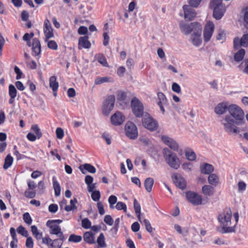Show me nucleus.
Returning <instances> with one entry per match:
<instances>
[{
    "mask_svg": "<svg viewBox=\"0 0 248 248\" xmlns=\"http://www.w3.org/2000/svg\"><path fill=\"white\" fill-rule=\"evenodd\" d=\"M232 211L229 208H226L218 216L221 228L219 232L221 233H231L235 232L236 224L231 221Z\"/></svg>",
    "mask_w": 248,
    "mask_h": 248,
    "instance_id": "f257e3e1",
    "label": "nucleus"
},
{
    "mask_svg": "<svg viewBox=\"0 0 248 248\" xmlns=\"http://www.w3.org/2000/svg\"><path fill=\"white\" fill-rule=\"evenodd\" d=\"M219 121L223 127V129L228 134H236L240 132L239 128L237 126L236 121L229 114L222 116Z\"/></svg>",
    "mask_w": 248,
    "mask_h": 248,
    "instance_id": "f03ea898",
    "label": "nucleus"
},
{
    "mask_svg": "<svg viewBox=\"0 0 248 248\" xmlns=\"http://www.w3.org/2000/svg\"><path fill=\"white\" fill-rule=\"evenodd\" d=\"M163 155L167 164L172 169L178 170L181 165V161L177 155L167 148L163 150Z\"/></svg>",
    "mask_w": 248,
    "mask_h": 248,
    "instance_id": "7ed1b4c3",
    "label": "nucleus"
},
{
    "mask_svg": "<svg viewBox=\"0 0 248 248\" xmlns=\"http://www.w3.org/2000/svg\"><path fill=\"white\" fill-rule=\"evenodd\" d=\"M229 115L236 121L237 125H243L245 123V113L243 109L235 104H230Z\"/></svg>",
    "mask_w": 248,
    "mask_h": 248,
    "instance_id": "20e7f679",
    "label": "nucleus"
},
{
    "mask_svg": "<svg viewBox=\"0 0 248 248\" xmlns=\"http://www.w3.org/2000/svg\"><path fill=\"white\" fill-rule=\"evenodd\" d=\"M181 31L186 35L190 34L191 32L199 34L200 30H202V25L198 22H194L190 24H186L183 21L179 24Z\"/></svg>",
    "mask_w": 248,
    "mask_h": 248,
    "instance_id": "39448f33",
    "label": "nucleus"
},
{
    "mask_svg": "<svg viewBox=\"0 0 248 248\" xmlns=\"http://www.w3.org/2000/svg\"><path fill=\"white\" fill-rule=\"evenodd\" d=\"M210 6L213 9V17L217 20L221 19L226 10L225 6L222 3V0H212Z\"/></svg>",
    "mask_w": 248,
    "mask_h": 248,
    "instance_id": "423d86ee",
    "label": "nucleus"
},
{
    "mask_svg": "<svg viewBox=\"0 0 248 248\" xmlns=\"http://www.w3.org/2000/svg\"><path fill=\"white\" fill-rule=\"evenodd\" d=\"M64 237L58 238L52 240L49 236H46L42 238V243L46 245L49 248H61Z\"/></svg>",
    "mask_w": 248,
    "mask_h": 248,
    "instance_id": "0eeeda50",
    "label": "nucleus"
},
{
    "mask_svg": "<svg viewBox=\"0 0 248 248\" xmlns=\"http://www.w3.org/2000/svg\"><path fill=\"white\" fill-rule=\"evenodd\" d=\"M131 106L133 113L137 117H141L143 114V106L142 103L136 97L131 101Z\"/></svg>",
    "mask_w": 248,
    "mask_h": 248,
    "instance_id": "6e6552de",
    "label": "nucleus"
},
{
    "mask_svg": "<svg viewBox=\"0 0 248 248\" xmlns=\"http://www.w3.org/2000/svg\"><path fill=\"white\" fill-rule=\"evenodd\" d=\"M115 101V96L113 95L108 96L104 102L102 108V113L105 116H108L113 109Z\"/></svg>",
    "mask_w": 248,
    "mask_h": 248,
    "instance_id": "1a4fd4ad",
    "label": "nucleus"
},
{
    "mask_svg": "<svg viewBox=\"0 0 248 248\" xmlns=\"http://www.w3.org/2000/svg\"><path fill=\"white\" fill-rule=\"evenodd\" d=\"M125 132L127 137L130 139H136L138 136V132L136 125L131 122L126 123L125 125Z\"/></svg>",
    "mask_w": 248,
    "mask_h": 248,
    "instance_id": "9d476101",
    "label": "nucleus"
},
{
    "mask_svg": "<svg viewBox=\"0 0 248 248\" xmlns=\"http://www.w3.org/2000/svg\"><path fill=\"white\" fill-rule=\"evenodd\" d=\"M186 197L187 201L193 205H200L202 204V196L196 192L188 191L186 192Z\"/></svg>",
    "mask_w": 248,
    "mask_h": 248,
    "instance_id": "9b49d317",
    "label": "nucleus"
},
{
    "mask_svg": "<svg viewBox=\"0 0 248 248\" xmlns=\"http://www.w3.org/2000/svg\"><path fill=\"white\" fill-rule=\"evenodd\" d=\"M214 24L211 21H208L205 26L203 31V37L205 42H208L213 35Z\"/></svg>",
    "mask_w": 248,
    "mask_h": 248,
    "instance_id": "f8f14e48",
    "label": "nucleus"
},
{
    "mask_svg": "<svg viewBox=\"0 0 248 248\" xmlns=\"http://www.w3.org/2000/svg\"><path fill=\"white\" fill-rule=\"evenodd\" d=\"M142 124L146 128L151 131L155 130L157 127L156 122L150 117H144L142 120Z\"/></svg>",
    "mask_w": 248,
    "mask_h": 248,
    "instance_id": "ddd939ff",
    "label": "nucleus"
},
{
    "mask_svg": "<svg viewBox=\"0 0 248 248\" xmlns=\"http://www.w3.org/2000/svg\"><path fill=\"white\" fill-rule=\"evenodd\" d=\"M161 139L164 143L170 149L176 152L178 151L179 146L178 143L174 140L167 136H162Z\"/></svg>",
    "mask_w": 248,
    "mask_h": 248,
    "instance_id": "4468645a",
    "label": "nucleus"
},
{
    "mask_svg": "<svg viewBox=\"0 0 248 248\" xmlns=\"http://www.w3.org/2000/svg\"><path fill=\"white\" fill-rule=\"evenodd\" d=\"M183 8L184 11V17L186 20H192L196 17V12L189 5H185Z\"/></svg>",
    "mask_w": 248,
    "mask_h": 248,
    "instance_id": "2eb2a0df",
    "label": "nucleus"
},
{
    "mask_svg": "<svg viewBox=\"0 0 248 248\" xmlns=\"http://www.w3.org/2000/svg\"><path fill=\"white\" fill-rule=\"evenodd\" d=\"M230 104L228 102H223L218 104L215 108L214 111L217 115L224 114L229 110Z\"/></svg>",
    "mask_w": 248,
    "mask_h": 248,
    "instance_id": "dca6fc26",
    "label": "nucleus"
},
{
    "mask_svg": "<svg viewBox=\"0 0 248 248\" xmlns=\"http://www.w3.org/2000/svg\"><path fill=\"white\" fill-rule=\"evenodd\" d=\"M43 31L46 41L54 36L53 30L48 19L44 21Z\"/></svg>",
    "mask_w": 248,
    "mask_h": 248,
    "instance_id": "f3484780",
    "label": "nucleus"
},
{
    "mask_svg": "<svg viewBox=\"0 0 248 248\" xmlns=\"http://www.w3.org/2000/svg\"><path fill=\"white\" fill-rule=\"evenodd\" d=\"M46 226L49 228V233L56 235L58 238L64 237L60 226L56 224H49Z\"/></svg>",
    "mask_w": 248,
    "mask_h": 248,
    "instance_id": "a211bd4d",
    "label": "nucleus"
},
{
    "mask_svg": "<svg viewBox=\"0 0 248 248\" xmlns=\"http://www.w3.org/2000/svg\"><path fill=\"white\" fill-rule=\"evenodd\" d=\"M125 120V117L120 112L117 111L111 117V121L113 125H119Z\"/></svg>",
    "mask_w": 248,
    "mask_h": 248,
    "instance_id": "6ab92c4d",
    "label": "nucleus"
},
{
    "mask_svg": "<svg viewBox=\"0 0 248 248\" xmlns=\"http://www.w3.org/2000/svg\"><path fill=\"white\" fill-rule=\"evenodd\" d=\"M175 185L179 188L184 189L186 187V181L180 174H176L172 176Z\"/></svg>",
    "mask_w": 248,
    "mask_h": 248,
    "instance_id": "aec40b11",
    "label": "nucleus"
},
{
    "mask_svg": "<svg viewBox=\"0 0 248 248\" xmlns=\"http://www.w3.org/2000/svg\"><path fill=\"white\" fill-rule=\"evenodd\" d=\"M32 55L34 56H38L41 53V44L39 40L34 38L32 39Z\"/></svg>",
    "mask_w": 248,
    "mask_h": 248,
    "instance_id": "412c9836",
    "label": "nucleus"
},
{
    "mask_svg": "<svg viewBox=\"0 0 248 248\" xmlns=\"http://www.w3.org/2000/svg\"><path fill=\"white\" fill-rule=\"evenodd\" d=\"M91 46V44L88 40V37L87 36L80 37L78 39V48L81 49L84 48L89 49Z\"/></svg>",
    "mask_w": 248,
    "mask_h": 248,
    "instance_id": "4be33fe9",
    "label": "nucleus"
},
{
    "mask_svg": "<svg viewBox=\"0 0 248 248\" xmlns=\"http://www.w3.org/2000/svg\"><path fill=\"white\" fill-rule=\"evenodd\" d=\"M157 97L159 100V101L157 102V104L159 106L162 113H164L165 110L163 107V105H165L167 103V98L165 95L162 93L161 92L158 93Z\"/></svg>",
    "mask_w": 248,
    "mask_h": 248,
    "instance_id": "5701e85b",
    "label": "nucleus"
},
{
    "mask_svg": "<svg viewBox=\"0 0 248 248\" xmlns=\"http://www.w3.org/2000/svg\"><path fill=\"white\" fill-rule=\"evenodd\" d=\"M79 169L83 174L85 173L83 171L84 169L92 173H94L96 172V169L90 164L86 163L83 165H81L79 166Z\"/></svg>",
    "mask_w": 248,
    "mask_h": 248,
    "instance_id": "b1692460",
    "label": "nucleus"
},
{
    "mask_svg": "<svg viewBox=\"0 0 248 248\" xmlns=\"http://www.w3.org/2000/svg\"><path fill=\"white\" fill-rule=\"evenodd\" d=\"M202 30H200L199 34H196L195 32H194V33H193L191 35V39L192 43L195 46H199L202 43V39L201 38Z\"/></svg>",
    "mask_w": 248,
    "mask_h": 248,
    "instance_id": "393cba45",
    "label": "nucleus"
},
{
    "mask_svg": "<svg viewBox=\"0 0 248 248\" xmlns=\"http://www.w3.org/2000/svg\"><path fill=\"white\" fill-rule=\"evenodd\" d=\"M201 172L204 174H210L214 171L213 166L208 163H204L200 167Z\"/></svg>",
    "mask_w": 248,
    "mask_h": 248,
    "instance_id": "a878e982",
    "label": "nucleus"
},
{
    "mask_svg": "<svg viewBox=\"0 0 248 248\" xmlns=\"http://www.w3.org/2000/svg\"><path fill=\"white\" fill-rule=\"evenodd\" d=\"M202 193L206 196H212L214 193V188L209 185H205L202 187Z\"/></svg>",
    "mask_w": 248,
    "mask_h": 248,
    "instance_id": "bb28decb",
    "label": "nucleus"
},
{
    "mask_svg": "<svg viewBox=\"0 0 248 248\" xmlns=\"http://www.w3.org/2000/svg\"><path fill=\"white\" fill-rule=\"evenodd\" d=\"M208 181L211 185L213 186H216L219 183V178L215 173H212L209 175Z\"/></svg>",
    "mask_w": 248,
    "mask_h": 248,
    "instance_id": "cd10ccee",
    "label": "nucleus"
},
{
    "mask_svg": "<svg viewBox=\"0 0 248 248\" xmlns=\"http://www.w3.org/2000/svg\"><path fill=\"white\" fill-rule=\"evenodd\" d=\"M186 159L189 161H194L196 158V155L194 152L190 148H187L185 151Z\"/></svg>",
    "mask_w": 248,
    "mask_h": 248,
    "instance_id": "c85d7f7f",
    "label": "nucleus"
},
{
    "mask_svg": "<svg viewBox=\"0 0 248 248\" xmlns=\"http://www.w3.org/2000/svg\"><path fill=\"white\" fill-rule=\"evenodd\" d=\"M84 240L89 244L95 243L94 237L92 232H86L83 235Z\"/></svg>",
    "mask_w": 248,
    "mask_h": 248,
    "instance_id": "c756f323",
    "label": "nucleus"
},
{
    "mask_svg": "<svg viewBox=\"0 0 248 248\" xmlns=\"http://www.w3.org/2000/svg\"><path fill=\"white\" fill-rule=\"evenodd\" d=\"M154 183V180L152 178L149 177L145 179L144 184L145 188L147 192H151Z\"/></svg>",
    "mask_w": 248,
    "mask_h": 248,
    "instance_id": "7c9ffc66",
    "label": "nucleus"
},
{
    "mask_svg": "<svg viewBox=\"0 0 248 248\" xmlns=\"http://www.w3.org/2000/svg\"><path fill=\"white\" fill-rule=\"evenodd\" d=\"M53 186L55 191V195L58 197L61 193V186L59 182L57 181L56 178L53 176L52 178Z\"/></svg>",
    "mask_w": 248,
    "mask_h": 248,
    "instance_id": "2f4dec72",
    "label": "nucleus"
},
{
    "mask_svg": "<svg viewBox=\"0 0 248 248\" xmlns=\"http://www.w3.org/2000/svg\"><path fill=\"white\" fill-rule=\"evenodd\" d=\"M49 85L50 88H51L52 90H58L59 83L57 81V78L55 76H52L49 78Z\"/></svg>",
    "mask_w": 248,
    "mask_h": 248,
    "instance_id": "473e14b6",
    "label": "nucleus"
},
{
    "mask_svg": "<svg viewBox=\"0 0 248 248\" xmlns=\"http://www.w3.org/2000/svg\"><path fill=\"white\" fill-rule=\"evenodd\" d=\"M245 55V51L244 49H240L234 55V60L236 62L241 61Z\"/></svg>",
    "mask_w": 248,
    "mask_h": 248,
    "instance_id": "72a5a7b5",
    "label": "nucleus"
},
{
    "mask_svg": "<svg viewBox=\"0 0 248 248\" xmlns=\"http://www.w3.org/2000/svg\"><path fill=\"white\" fill-rule=\"evenodd\" d=\"M112 81V79L108 77H97L94 81L95 85H99L106 82H110Z\"/></svg>",
    "mask_w": 248,
    "mask_h": 248,
    "instance_id": "f704fd0d",
    "label": "nucleus"
},
{
    "mask_svg": "<svg viewBox=\"0 0 248 248\" xmlns=\"http://www.w3.org/2000/svg\"><path fill=\"white\" fill-rule=\"evenodd\" d=\"M134 210H135V213L137 215L138 220H140V217H140L141 208H140V203H139V202L137 201V200L136 199H135L134 200Z\"/></svg>",
    "mask_w": 248,
    "mask_h": 248,
    "instance_id": "c9c22d12",
    "label": "nucleus"
},
{
    "mask_svg": "<svg viewBox=\"0 0 248 248\" xmlns=\"http://www.w3.org/2000/svg\"><path fill=\"white\" fill-rule=\"evenodd\" d=\"M97 61L103 66L105 67H108V64L107 62V59L105 57L101 54H98L95 56Z\"/></svg>",
    "mask_w": 248,
    "mask_h": 248,
    "instance_id": "e433bc0d",
    "label": "nucleus"
},
{
    "mask_svg": "<svg viewBox=\"0 0 248 248\" xmlns=\"http://www.w3.org/2000/svg\"><path fill=\"white\" fill-rule=\"evenodd\" d=\"M142 224L144 225L145 227L146 230L149 232H152L153 231V229L151 226L150 221L146 219H142L140 217V220H139Z\"/></svg>",
    "mask_w": 248,
    "mask_h": 248,
    "instance_id": "4c0bfd02",
    "label": "nucleus"
},
{
    "mask_svg": "<svg viewBox=\"0 0 248 248\" xmlns=\"http://www.w3.org/2000/svg\"><path fill=\"white\" fill-rule=\"evenodd\" d=\"M31 231L32 234L37 240H40L41 239H42V233L39 232L37 227L35 225L31 226Z\"/></svg>",
    "mask_w": 248,
    "mask_h": 248,
    "instance_id": "58836bf2",
    "label": "nucleus"
},
{
    "mask_svg": "<svg viewBox=\"0 0 248 248\" xmlns=\"http://www.w3.org/2000/svg\"><path fill=\"white\" fill-rule=\"evenodd\" d=\"M13 162V157L10 155H7L4 160V163L3 165V169L5 170L9 168L12 164Z\"/></svg>",
    "mask_w": 248,
    "mask_h": 248,
    "instance_id": "ea45409f",
    "label": "nucleus"
},
{
    "mask_svg": "<svg viewBox=\"0 0 248 248\" xmlns=\"http://www.w3.org/2000/svg\"><path fill=\"white\" fill-rule=\"evenodd\" d=\"M97 243L99 247L104 248L106 247L105 238L103 233H101L97 239Z\"/></svg>",
    "mask_w": 248,
    "mask_h": 248,
    "instance_id": "a19ab883",
    "label": "nucleus"
},
{
    "mask_svg": "<svg viewBox=\"0 0 248 248\" xmlns=\"http://www.w3.org/2000/svg\"><path fill=\"white\" fill-rule=\"evenodd\" d=\"M242 14L244 22L248 25V4L243 8Z\"/></svg>",
    "mask_w": 248,
    "mask_h": 248,
    "instance_id": "79ce46f5",
    "label": "nucleus"
},
{
    "mask_svg": "<svg viewBox=\"0 0 248 248\" xmlns=\"http://www.w3.org/2000/svg\"><path fill=\"white\" fill-rule=\"evenodd\" d=\"M31 130L36 134L35 136L37 137L38 139H39L42 137V132L37 124L32 125Z\"/></svg>",
    "mask_w": 248,
    "mask_h": 248,
    "instance_id": "37998d69",
    "label": "nucleus"
},
{
    "mask_svg": "<svg viewBox=\"0 0 248 248\" xmlns=\"http://www.w3.org/2000/svg\"><path fill=\"white\" fill-rule=\"evenodd\" d=\"M82 237L80 235H77L74 234H71L68 238L69 242L78 243L81 241Z\"/></svg>",
    "mask_w": 248,
    "mask_h": 248,
    "instance_id": "c03bdc74",
    "label": "nucleus"
},
{
    "mask_svg": "<svg viewBox=\"0 0 248 248\" xmlns=\"http://www.w3.org/2000/svg\"><path fill=\"white\" fill-rule=\"evenodd\" d=\"M23 219L24 221L28 225H30L32 223V218L30 214L28 212H26L23 214Z\"/></svg>",
    "mask_w": 248,
    "mask_h": 248,
    "instance_id": "a18cd8bd",
    "label": "nucleus"
},
{
    "mask_svg": "<svg viewBox=\"0 0 248 248\" xmlns=\"http://www.w3.org/2000/svg\"><path fill=\"white\" fill-rule=\"evenodd\" d=\"M116 208L118 210H123L124 213H126L127 211V207L126 204L122 202H119L116 203Z\"/></svg>",
    "mask_w": 248,
    "mask_h": 248,
    "instance_id": "49530a36",
    "label": "nucleus"
},
{
    "mask_svg": "<svg viewBox=\"0 0 248 248\" xmlns=\"http://www.w3.org/2000/svg\"><path fill=\"white\" fill-rule=\"evenodd\" d=\"M17 232L19 234H21V235L24 237H27L28 235V231L25 229V228L24 227H23L21 225L19 226L17 228Z\"/></svg>",
    "mask_w": 248,
    "mask_h": 248,
    "instance_id": "de8ad7c7",
    "label": "nucleus"
},
{
    "mask_svg": "<svg viewBox=\"0 0 248 248\" xmlns=\"http://www.w3.org/2000/svg\"><path fill=\"white\" fill-rule=\"evenodd\" d=\"M17 94V91L15 87L13 84L9 86V95L10 96L16 97Z\"/></svg>",
    "mask_w": 248,
    "mask_h": 248,
    "instance_id": "09e8293b",
    "label": "nucleus"
},
{
    "mask_svg": "<svg viewBox=\"0 0 248 248\" xmlns=\"http://www.w3.org/2000/svg\"><path fill=\"white\" fill-rule=\"evenodd\" d=\"M82 227L84 229H89L91 226V222L87 218H84L81 221Z\"/></svg>",
    "mask_w": 248,
    "mask_h": 248,
    "instance_id": "8fccbe9b",
    "label": "nucleus"
},
{
    "mask_svg": "<svg viewBox=\"0 0 248 248\" xmlns=\"http://www.w3.org/2000/svg\"><path fill=\"white\" fill-rule=\"evenodd\" d=\"M91 198L94 202L98 201L100 198V193L98 190L93 191L91 194Z\"/></svg>",
    "mask_w": 248,
    "mask_h": 248,
    "instance_id": "3c124183",
    "label": "nucleus"
},
{
    "mask_svg": "<svg viewBox=\"0 0 248 248\" xmlns=\"http://www.w3.org/2000/svg\"><path fill=\"white\" fill-rule=\"evenodd\" d=\"M240 45L243 46H248V34H244L240 40Z\"/></svg>",
    "mask_w": 248,
    "mask_h": 248,
    "instance_id": "603ef678",
    "label": "nucleus"
},
{
    "mask_svg": "<svg viewBox=\"0 0 248 248\" xmlns=\"http://www.w3.org/2000/svg\"><path fill=\"white\" fill-rule=\"evenodd\" d=\"M57 138L59 139H62L64 136V132L62 128L58 127L56 130Z\"/></svg>",
    "mask_w": 248,
    "mask_h": 248,
    "instance_id": "864d4df0",
    "label": "nucleus"
},
{
    "mask_svg": "<svg viewBox=\"0 0 248 248\" xmlns=\"http://www.w3.org/2000/svg\"><path fill=\"white\" fill-rule=\"evenodd\" d=\"M97 206L99 214L101 215H103L105 213V211L102 203L100 202H98L97 203Z\"/></svg>",
    "mask_w": 248,
    "mask_h": 248,
    "instance_id": "5fc2aeb1",
    "label": "nucleus"
},
{
    "mask_svg": "<svg viewBox=\"0 0 248 248\" xmlns=\"http://www.w3.org/2000/svg\"><path fill=\"white\" fill-rule=\"evenodd\" d=\"M104 222L109 226H111L113 223V220L109 215H106L104 219Z\"/></svg>",
    "mask_w": 248,
    "mask_h": 248,
    "instance_id": "6e6d98bb",
    "label": "nucleus"
},
{
    "mask_svg": "<svg viewBox=\"0 0 248 248\" xmlns=\"http://www.w3.org/2000/svg\"><path fill=\"white\" fill-rule=\"evenodd\" d=\"M47 46L52 49L56 50L58 48V46L55 41L51 40L47 43Z\"/></svg>",
    "mask_w": 248,
    "mask_h": 248,
    "instance_id": "4d7b16f0",
    "label": "nucleus"
},
{
    "mask_svg": "<svg viewBox=\"0 0 248 248\" xmlns=\"http://www.w3.org/2000/svg\"><path fill=\"white\" fill-rule=\"evenodd\" d=\"M171 89L173 92L177 93H179L181 91L180 86L175 82L172 83Z\"/></svg>",
    "mask_w": 248,
    "mask_h": 248,
    "instance_id": "13d9d810",
    "label": "nucleus"
},
{
    "mask_svg": "<svg viewBox=\"0 0 248 248\" xmlns=\"http://www.w3.org/2000/svg\"><path fill=\"white\" fill-rule=\"evenodd\" d=\"M246 188V184L243 181H240L238 183V189L239 192L245 190Z\"/></svg>",
    "mask_w": 248,
    "mask_h": 248,
    "instance_id": "bf43d9fd",
    "label": "nucleus"
},
{
    "mask_svg": "<svg viewBox=\"0 0 248 248\" xmlns=\"http://www.w3.org/2000/svg\"><path fill=\"white\" fill-rule=\"evenodd\" d=\"M117 99L119 100H124L126 97V94L123 91H119L117 93Z\"/></svg>",
    "mask_w": 248,
    "mask_h": 248,
    "instance_id": "052dcab7",
    "label": "nucleus"
},
{
    "mask_svg": "<svg viewBox=\"0 0 248 248\" xmlns=\"http://www.w3.org/2000/svg\"><path fill=\"white\" fill-rule=\"evenodd\" d=\"M36 195V193L34 191H30L27 190L25 192V196L28 198H33Z\"/></svg>",
    "mask_w": 248,
    "mask_h": 248,
    "instance_id": "680f3d73",
    "label": "nucleus"
},
{
    "mask_svg": "<svg viewBox=\"0 0 248 248\" xmlns=\"http://www.w3.org/2000/svg\"><path fill=\"white\" fill-rule=\"evenodd\" d=\"M26 246L28 248H33V242L32 238L31 237H27L26 241Z\"/></svg>",
    "mask_w": 248,
    "mask_h": 248,
    "instance_id": "e2e57ef3",
    "label": "nucleus"
},
{
    "mask_svg": "<svg viewBox=\"0 0 248 248\" xmlns=\"http://www.w3.org/2000/svg\"><path fill=\"white\" fill-rule=\"evenodd\" d=\"M192 167V164L190 163L186 162L183 164L182 168L186 171H190L191 170Z\"/></svg>",
    "mask_w": 248,
    "mask_h": 248,
    "instance_id": "0e129e2a",
    "label": "nucleus"
},
{
    "mask_svg": "<svg viewBox=\"0 0 248 248\" xmlns=\"http://www.w3.org/2000/svg\"><path fill=\"white\" fill-rule=\"evenodd\" d=\"M58 210V206L55 204H51L48 207V210L52 213H56Z\"/></svg>",
    "mask_w": 248,
    "mask_h": 248,
    "instance_id": "69168bd1",
    "label": "nucleus"
},
{
    "mask_svg": "<svg viewBox=\"0 0 248 248\" xmlns=\"http://www.w3.org/2000/svg\"><path fill=\"white\" fill-rule=\"evenodd\" d=\"M14 71L16 74V79L17 80L20 79L22 75V72L20 69L17 66H16L14 68Z\"/></svg>",
    "mask_w": 248,
    "mask_h": 248,
    "instance_id": "338daca9",
    "label": "nucleus"
},
{
    "mask_svg": "<svg viewBox=\"0 0 248 248\" xmlns=\"http://www.w3.org/2000/svg\"><path fill=\"white\" fill-rule=\"evenodd\" d=\"M88 32V29L85 26H81L78 29V33L80 35L85 34Z\"/></svg>",
    "mask_w": 248,
    "mask_h": 248,
    "instance_id": "774afa93",
    "label": "nucleus"
}]
</instances>
